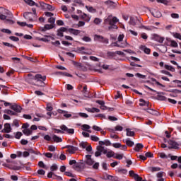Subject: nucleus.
Returning <instances> with one entry per match:
<instances>
[{
    "instance_id": "obj_1",
    "label": "nucleus",
    "mask_w": 181,
    "mask_h": 181,
    "mask_svg": "<svg viewBox=\"0 0 181 181\" xmlns=\"http://www.w3.org/2000/svg\"><path fill=\"white\" fill-rule=\"evenodd\" d=\"M104 23L105 25H109V30H112V29H118V26L117 25V23H118V18H117V17L109 16L105 19Z\"/></svg>"
},
{
    "instance_id": "obj_2",
    "label": "nucleus",
    "mask_w": 181,
    "mask_h": 181,
    "mask_svg": "<svg viewBox=\"0 0 181 181\" xmlns=\"http://www.w3.org/2000/svg\"><path fill=\"white\" fill-rule=\"evenodd\" d=\"M33 78L40 82V85H37L38 87H45V83L43 81H46V76H42V74H37Z\"/></svg>"
},
{
    "instance_id": "obj_3",
    "label": "nucleus",
    "mask_w": 181,
    "mask_h": 181,
    "mask_svg": "<svg viewBox=\"0 0 181 181\" xmlns=\"http://www.w3.org/2000/svg\"><path fill=\"white\" fill-rule=\"evenodd\" d=\"M95 42H100V43H104L105 45H108V38H105L102 35H94Z\"/></svg>"
},
{
    "instance_id": "obj_4",
    "label": "nucleus",
    "mask_w": 181,
    "mask_h": 181,
    "mask_svg": "<svg viewBox=\"0 0 181 181\" xmlns=\"http://www.w3.org/2000/svg\"><path fill=\"white\" fill-rule=\"evenodd\" d=\"M97 151L95 153V156L96 158H98V156H101V153H103L104 155L107 154V149L104 148V146H98L96 147Z\"/></svg>"
},
{
    "instance_id": "obj_5",
    "label": "nucleus",
    "mask_w": 181,
    "mask_h": 181,
    "mask_svg": "<svg viewBox=\"0 0 181 181\" xmlns=\"http://www.w3.org/2000/svg\"><path fill=\"white\" fill-rule=\"evenodd\" d=\"M168 149H179V143L175 140L170 139L168 141Z\"/></svg>"
},
{
    "instance_id": "obj_6",
    "label": "nucleus",
    "mask_w": 181,
    "mask_h": 181,
    "mask_svg": "<svg viewBox=\"0 0 181 181\" xmlns=\"http://www.w3.org/2000/svg\"><path fill=\"white\" fill-rule=\"evenodd\" d=\"M73 168L75 169V170H77V169H86V162L83 160H80L78 163L73 165Z\"/></svg>"
},
{
    "instance_id": "obj_7",
    "label": "nucleus",
    "mask_w": 181,
    "mask_h": 181,
    "mask_svg": "<svg viewBox=\"0 0 181 181\" xmlns=\"http://www.w3.org/2000/svg\"><path fill=\"white\" fill-rule=\"evenodd\" d=\"M23 18L26 19V21H29L30 22H33L35 19L37 18H35L33 16V13L32 12H25L23 13Z\"/></svg>"
},
{
    "instance_id": "obj_8",
    "label": "nucleus",
    "mask_w": 181,
    "mask_h": 181,
    "mask_svg": "<svg viewBox=\"0 0 181 181\" xmlns=\"http://www.w3.org/2000/svg\"><path fill=\"white\" fill-rule=\"evenodd\" d=\"M60 129H62V131H64V132H66L69 135H73V134H74V129H69L64 124L60 126Z\"/></svg>"
},
{
    "instance_id": "obj_9",
    "label": "nucleus",
    "mask_w": 181,
    "mask_h": 181,
    "mask_svg": "<svg viewBox=\"0 0 181 181\" xmlns=\"http://www.w3.org/2000/svg\"><path fill=\"white\" fill-rule=\"evenodd\" d=\"M11 110H13L16 114H19V112H22V107L17 105L16 103H14L13 105H11L10 107Z\"/></svg>"
},
{
    "instance_id": "obj_10",
    "label": "nucleus",
    "mask_w": 181,
    "mask_h": 181,
    "mask_svg": "<svg viewBox=\"0 0 181 181\" xmlns=\"http://www.w3.org/2000/svg\"><path fill=\"white\" fill-rule=\"evenodd\" d=\"M86 160L83 161L85 162V166L86 165H88L89 166H93V165H94V160L91 158V155H86Z\"/></svg>"
},
{
    "instance_id": "obj_11",
    "label": "nucleus",
    "mask_w": 181,
    "mask_h": 181,
    "mask_svg": "<svg viewBox=\"0 0 181 181\" xmlns=\"http://www.w3.org/2000/svg\"><path fill=\"white\" fill-rule=\"evenodd\" d=\"M153 40H155L156 42H158V43H162L163 42H164L165 37H160V35L158 34H153Z\"/></svg>"
},
{
    "instance_id": "obj_12",
    "label": "nucleus",
    "mask_w": 181,
    "mask_h": 181,
    "mask_svg": "<svg viewBox=\"0 0 181 181\" xmlns=\"http://www.w3.org/2000/svg\"><path fill=\"white\" fill-rule=\"evenodd\" d=\"M12 131V128L11 127V124L9 123L4 124V128L1 130V132L4 134H9Z\"/></svg>"
},
{
    "instance_id": "obj_13",
    "label": "nucleus",
    "mask_w": 181,
    "mask_h": 181,
    "mask_svg": "<svg viewBox=\"0 0 181 181\" xmlns=\"http://www.w3.org/2000/svg\"><path fill=\"white\" fill-rule=\"evenodd\" d=\"M65 148L68 149L69 153H76V151H78V148L74 146L67 145Z\"/></svg>"
},
{
    "instance_id": "obj_14",
    "label": "nucleus",
    "mask_w": 181,
    "mask_h": 181,
    "mask_svg": "<svg viewBox=\"0 0 181 181\" xmlns=\"http://www.w3.org/2000/svg\"><path fill=\"white\" fill-rule=\"evenodd\" d=\"M145 111H147V112H148V114H151V115H156V117H159V115H160V113H159V112L153 110V109H151V108H148V109H144Z\"/></svg>"
},
{
    "instance_id": "obj_15",
    "label": "nucleus",
    "mask_w": 181,
    "mask_h": 181,
    "mask_svg": "<svg viewBox=\"0 0 181 181\" xmlns=\"http://www.w3.org/2000/svg\"><path fill=\"white\" fill-rule=\"evenodd\" d=\"M64 32H67V28L64 27H61L59 29L57 30V36L63 37V36H64V35L63 34Z\"/></svg>"
},
{
    "instance_id": "obj_16",
    "label": "nucleus",
    "mask_w": 181,
    "mask_h": 181,
    "mask_svg": "<svg viewBox=\"0 0 181 181\" xmlns=\"http://www.w3.org/2000/svg\"><path fill=\"white\" fill-rule=\"evenodd\" d=\"M57 112L59 114H64V117H65V118H70V117H71V114H69V112L62 109H58Z\"/></svg>"
},
{
    "instance_id": "obj_17",
    "label": "nucleus",
    "mask_w": 181,
    "mask_h": 181,
    "mask_svg": "<svg viewBox=\"0 0 181 181\" xmlns=\"http://www.w3.org/2000/svg\"><path fill=\"white\" fill-rule=\"evenodd\" d=\"M54 26L52 24H46L44 28H41L40 30L41 32H46V30H49V29H53Z\"/></svg>"
},
{
    "instance_id": "obj_18",
    "label": "nucleus",
    "mask_w": 181,
    "mask_h": 181,
    "mask_svg": "<svg viewBox=\"0 0 181 181\" xmlns=\"http://www.w3.org/2000/svg\"><path fill=\"white\" fill-rule=\"evenodd\" d=\"M68 32H69V33H71L72 35H74L75 36H78V35H80L81 33V31L80 30H76L74 28H69L68 30Z\"/></svg>"
},
{
    "instance_id": "obj_19",
    "label": "nucleus",
    "mask_w": 181,
    "mask_h": 181,
    "mask_svg": "<svg viewBox=\"0 0 181 181\" xmlns=\"http://www.w3.org/2000/svg\"><path fill=\"white\" fill-rule=\"evenodd\" d=\"M56 74H57L58 76H62L63 77H73V75L67 72L57 71L56 72Z\"/></svg>"
},
{
    "instance_id": "obj_20",
    "label": "nucleus",
    "mask_w": 181,
    "mask_h": 181,
    "mask_svg": "<svg viewBox=\"0 0 181 181\" xmlns=\"http://www.w3.org/2000/svg\"><path fill=\"white\" fill-rule=\"evenodd\" d=\"M157 94H158V95H157L158 100H159L160 101H166L168 100L166 98V97L163 95L165 94L163 92H162V93H157Z\"/></svg>"
},
{
    "instance_id": "obj_21",
    "label": "nucleus",
    "mask_w": 181,
    "mask_h": 181,
    "mask_svg": "<svg viewBox=\"0 0 181 181\" xmlns=\"http://www.w3.org/2000/svg\"><path fill=\"white\" fill-rule=\"evenodd\" d=\"M144 148V145L141 143H138L136 144V146L134 148V151L136 152H139V151H141V149H142Z\"/></svg>"
},
{
    "instance_id": "obj_22",
    "label": "nucleus",
    "mask_w": 181,
    "mask_h": 181,
    "mask_svg": "<svg viewBox=\"0 0 181 181\" xmlns=\"http://www.w3.org/2000/svg\"><path fill=\"white\" fill-rule=\"evenodd\" d=\"M52 139H53L54 142H57V143L63 142V139L62 138L57 136V135H56V134H54L52 136Z\"/></svg>"
},
{
    "instance_id": "obj_23",
    "label": "nucleus",
    "mask_w": 181,
    "mask_h": 181,
    "mask_svg": "<svg viewBox=\"0 0 181 181\" xmlns=\"http://www.w3.org/2000/svg\"><path fill=\"white\" fill-rule=\"evenodd\" d=\"M139 101L141 103H139V105L141 107H144V106L146 105L148 107V108H149V102H146L144 99H140Z\"/></svg>"
},
{
    "instance_id": "obj_24",
    "label": "nucleus",
    "mask_w": 181,
    "mask_h": 181,
    "mask_svg": "<svg viewBox=\"0 0 181 181\" xmlns=\"http://www.w3.org/2000/svg\"><path fill=\"white\" fill-rule=\"evenodd\" d=\"M23 133L24 135H26V136H29L30 135H32L33 132L30 129H24L23 130Z\"/></svg>"
},
{
    "instance_id": "obj_25",
    "label": "nucleus",
    "mask_w": 181,
    "mask_h": 181,
    "mask_svg": "<svg viewBox=\"0 0 181 181\" xmlns=\"http://www.w3.org/2000/svg\"><path fill=\"white\" fill-rule=\"evenodd\" d=\"M136 25H137L138 28H140L141 29H146V28L144 25H142V23L141 22V20L138 19V18H136Z\"/></svg>"
},
{
    "instance_id": "obj_26",
    "label": "nucleus",
    "mask_w": 181,
    "mask_h": 181,
    "mask_svg": "<svg viewBox=\"0 0 181 181\" xmlns=\"http://www.w3.org/2000/svg\"><path fill=\"white\" fill-rule=\"evenodd\" d=\"M127 136H135V132L131 131V129H126Z\"/></svg>"
},
{
    "instance_id": "obj_27",
    "label": "nucleus",
    "mask_w": 181,
    "mask_h": 181,
    "mask_svg": "<svg viewBox=\"0 0 181 181\" xmlns=\"http://www.w3.org/2000/svg\"><path fill=\"white\" fill-rule=\"evenodd\" d=\"M124 142H125L126 145H127V146H129V147H132L134 145H135V143H134V141L129 140V139H127Z\"/></svg>"
},
{
    "instance_id": "obj_28",
    "label": "nucleus",
    "mask_w": 181,
    "mask_h": 181,
    "mask_svg": "<svg viewBox=\"0 0 181 181\" xmlns=\"http://www.w3.org/2000/svg\"><path fill=\"white\" fill-rule=\"evenodd\" d=\"M141 50H144V53H146V54H151V49L145 47V46H141Z\"/></svg>"
},
{
    "instance_id": "obj_29",
    "label": "nucleus",
    "mask_w": 181,
    "mask_h": 181,
    "mask_svg": "<svg viewBox=\"0 0 181 181\" xmlns=\"http://www.w3.org/2000/svg\"><path fill=\"white\" fill-rule=\"evenodd\" d=\"M129 24L132 25V26H136V18H134V17H130Z\"/></svg>"
},
{
    "instance_id": "obj_30",
    "label": "nucleus",
    "mask_w": 181,
    "mask_h": 181,
    "mask_svg": "<svg viewBox=\"0 0 181 181\" xmlns=\"http://www.w3.org/2000/svg\"><path fill=\"white\" fill-rule=\"evenodd\" d=\"M152 15L154 16V18H160V16H162V13H160L159 11H155L152 13Z\"/></svg>"
},
{
    "instance_id": "obj_31",
    "label": "nucleus",
    "mask_w": 181,
    "mask_h": 181,
    "mask_svg": "<svg viewBox=\"0 0 181 181\" xmlns=\"http://www.w3.org/2000/svg\"><path fill=\"white\" fill-rule=\"evenodd\" d=\"M116 172H118L120 175H127L128 170L127 169L119 168Z\"/></svg>"
},
{
    "instance_id": "obj_32",
    "label": "nucleus",
    "mask_w": 181,
    "mask_h": 181,
    "mask_svg": "<svg viewBox=\"0 0 181 181\" xmlns=\"http://www.w3.org/2000/svg\"><path fill=\"white\" fill-rule=\"evenodd\" d=\"M25 59H26V60H29V62H32L33 63H37V59H35L33 57H28V56H25L24 57Z\"/></svg>"
},
{
    "instance_id": "obj_33",
    "label": "nucleus",
    "mask_w": 181,
    "mask_h": 181,
    "mask_svg": "<svg viewBox=\"0 0 181 181\" xmlns=\"http://www.w3.org/2000/svg\"><path fill=\"white\" fill-rule=\"evenodd\" d=\"M4 112L6 114H8V115H16V116H18V113L14 112L13 111L11 110H5Z\"/></svg>"
},
{
    "instance_id": "obj_34",
    "label": "nucleus",
    "mask_w": 181,
    "mask_h": 181,
    "mask_svg": "<svg viewBox=\"0 0 181 181\" xmlns=\"http://www.w3.org/2000/svg\"><path fill=\"white\" fill-rule=\"evenodd\" d=\"M82 19H83V21H85L86 22H90V20L91 19V18H90L88 16H87V14L83 13L81 16Z\"/></svg>"
},
{
    "instance_id": "obj_35",
    "label": "nucleus",
    "mask_w": 181,
    "mask_h": 181,
    "mask_svg": "<svg viewBox=\"0 0 181 181\" xmlns=\"http://www.w3.org/2000/svg\"><path fill=\"white\" fill-rule=\"evenodd\" d=\"M165 69H166V70H169L170 71H175V67H173V66H170V65H168V64H165L164 66Z\"/></svg>"
},
{
    "instance_id": "obj_36",
    "label": "nucleus",
    "mask_w": 181,
    "mask_h": 181,
    "mask_svg": "<svg viewBox=\"0 0 181 181\" xmlns=\"http://www.w3.org/2000/svg\"><path fill=\"white\" fill-rule=\"evenodd\" d=\"M106 156L107 158H114L115 156V153H114V151H107Z\"/></svg>"
},
{
    "instance_id": "obj_37",
    "label": "nucleus",
    "mask_w": 181,
    "mask_h": 181,
    "mask_svg": "<svg viewBox=\"0 0 181 181\" xmlns=\"http://www.w3.org/2000/svg\"><path fill=\"white\" fill-rule=\"evenodd\" d=\"M149 170H151V172H159V170H160V168L159 167H149Z\"/></svg>"
},
{
    "instance_id": "obj_38",
    "label": "nucleus",
    "mask_w": 181,
    "mask_h": 181,
    "mask_svg": "<svg viewBox=\"0 0 181 181\" xmlns=\"http://www.w3.org/2000/svg\"><path fill=\"white\" fill-rule=\"evenodd\" d=\"M25 4H28V5H30V6H35V1L33 0H24Z\"/></svg>"
},
{
    "instance_id": "obj_39",
    "label": "nucleus",
    "mask_w": 181,
    "mask_h": 181,
    "mask_svg": "<svg viewBox=\"0 0 181 181\" xmlns=\"http://www.w3.org/2000/svg\"><path fill=\"white\" fill-rule=\"evenodd\" d=\"M91 141L94 142H98L100 141V138L97 137V136L92 135L90 136Z\"/></svg>"
},
{
    "instance_id": "obj_40",
    "label": "nucleus",
    "mask_w": 181,
    "mask_h": 181,
    "mask_svg": "<svg viewBox=\"0 0 181 181\" xmlns=\"http://www.w3.org/2000/svg\"><path fill=\"white\" fill-rule=\"evenodd\" d=\"M115 159H118L119 160H121L122 159V158H124V156H122V154H118V153H115Z\"/></svg>"
},
{
    "instance_id": "obj_41",
    "label": "nucleus",
    "mask_w": 181,
    "mask_h": 181,
    "mask_svg": "<svg viewBox=\"0 0 181 181\" xmlns=\"http://www.w3.org/2000/svg\"><path fill=\"white\" fill-rule=\"evenodd\" d=\"M57 169H59V167H57V165H56V164H53L50 168L51 172H54V171L57 170Z\"/></svg>"
},
{
    "instance_id": "obj_42",
    "label": "nucleus",
    "mask_w": 181,
    "mask_h": 181,
    "mask_svg": "<svg viewBox=\"0 0 181 181\" xmlns=\"http://www.w3.org/2000/svg\"><path fill=\"white\" fill-rule=\"evenodd\" d=\"M8 13V10L5 9L4 7H0V15Z\"/></svg>"
},
{
    "instance_id": "obj_43",
    "label": "nucleus",
    "mask_w": 181,
    "mask_h": 181,
    "mask_svg": "<svg viewBox=\"0 0 181 181\" xmlns=\"http://www.w3.org/2000/svg\"><path fill=\"white\" fill-rule=\"evenodd\" d=\"M9 40H12L13 42H19V37L15 36H10Z\"/></svg>"
},
{
    "instance_id": "obj_44",
    "label": "nucleus",
    "mask_w": 181,
    "mask_h": 181,
    "mask_svg": "<svg viewBox=\"0 0 181 181\" xmlns=\"http://www.w3.org/2000/svg\"><path fill=\"white\" fill-rule=\"evenodd\" d=\"M45 9H48V11H54V7H53L52 5L47 4Z\"/></svg>"
},
{
    "instance_id": "obj_45",
    "label": "nucleus",
    "mask_w": 181,
    "mask_h": 181,
    "mask_svg": "<svg viewBox=\"0 0 181 181\" xmlns=\"http://www.w3.org/2000/svg\"><path fill=\"white\" fill-rule=\"evenodd\" d=\"M1 31L3 32V33H7L8 35H11V33H12V31H11L9 29L3 28L1 30Z\"/></svg>"
},
{
    "instance_id": "obj_46",
    "label": "nucleus",
    "mask_w": 181,
    "mask_h": 181,
    "mask_svg": "<svg viewBox=\"0 0 181 181\" xmlns=\"http://www.w3.org/2000/svg\"><path fill=\"white\" fill-rule=\"evenodd\" d=\"M2 43H3L4 46H7V47H11V48L12 47H16L15 45L11 44L9 42H3Z\"/></svg>"
},
{
    "instance_id": "obj_47",
    "label": "nucleus",
    "mask_w": 181,
    "mask_h": 181,
    "mask_svg": "<svg viewBox=\"0 0 181 181\" xmlns=\"http://www.w3.org/2000/svg\"><path fill=\"white\" fill-rule=\"evenodd\" d=\"M23 135V134H22V132H18L15 135V138L16 139H21V136H22Z\"/></svg>"
},
{
    "instance_id": "obj_48",
    "label": "nucleus",
    "mask_w": 181,
    "mask_h": 181,
    "mask_svg": "<svg viewBox=\"0 0 181 181\" xmlns=\"http://www.w3.org/2000/svg\"><path fill=\"white\" fill-rule=\"evenodd\" d=\"M97 117L98 118H103L104 119H107V117L103 114H98V115H95V118H97Z\"/></svg>"
},
{
    "instance_id": "obj_49",
    "label": "nucleus",
    "mask_w": 181,
    "mask_h": 181,
    "mask_svg": "<svg viewBox=\"0 0 181 181\" xmlns=\"http://www.w3.org/2000/svg\"><path fill=\"white\" fill-rule=\"evenodd\" d=\"M82 40H83V42H91V37H87V36H84L82 38Z\"/></svg>"
},
{
    "instance_id": "obj_50",
    "label": "nucleus",
    "mask_w": 181,
    "mask_h": 181,
    "mask_svg": "<svg viewBox=\"0 0 181 181\" xmlns=\"http://www.w3.org/2000/svg\"><path fill=\"white\" fill-rule=\"evenodd\" d=\"M79 117H81L82 118H88V115L83 112L78 113Z\"/></svg>"
},
{
    "instance_id": "obj_51",
    "label": "nucleus",
    "mask_w": 181,
    "mask_h": 181,
    "mask_svg": "<svg viewBox=\"0 0 181 181\" xmlns=\"http://www.w3.org/2000/svg\"><path fill=\"white\" fill-rule=\"evenodd\" d=\"M79 146L81 148H83V149H86V148H87V143L82 141L81 143H80Z\"/></svg>"
},
{
    "instance_id": "obj_52",
    "label": "nucleus",
    "mask_w": 181,
    "mask_h": 181,
    "mask_svg": "<svg viewBox=\"0 0 181 181\" xmlns=\"http://www.w3.org/2000/svg\"><path fill=\"white\" fill-rule=\"evenodd\" d=\"M13 125L16 127V128H19V121H18V119H14L13 122Z\"/></svg>"
},
{
    "instance_id": "obj_53",
    "label": "nucleus",
    "mask_w": 181,
    "mask_h": 181,
    "mask_svg": "<svg viewBox=\"0 0 181 181\" xmlns=\"http://www.w3.org/2000/svg\"><path fill=\"white\" fill-rule=\"evenodd\" d=\"M54 133L55 134H64V131L62 129H54Z\"/></svg>"
},
{
    "instance_id": "obj_54",
    "label": "nucleus",
    "mask_w": 181,
    "mask_h": 181,
    "mask_svg": "<svg viewBox=\"0 0 181 181\" xmlns=\"http://www.w3.org/2000/svg\"><path fill=\"white\" fill-rule=\"evenodd\" d=\"M170 46L172 47H177V42H176V41L175 40H171V44H170Z\"/></svg>"
},
{
    "instance_id": "obj_55",
    "label": "nucleus",
    "mask_w": 181,
    "mask_h": 181,
    "mask_svg": "<svg viewBox=\"0 0 181 181\" xmlns=\"http://www.w3.org/2000/svg\"><path fill=\"white\" fill-rule=\"evenodd\" d=\"M136 76L139 77V78H146V76L142 75L140 73H136Z\"/></svg>"
},
{
    "instance_id": "obj_56",
    "label": "nucleus",
    "mask_w": 181,
    "mask_h": 181,
    "mask_svg": "<svg viewBox=\"0 0 181 181\" xmlns=\"http://www.w3.org/2000/svg\"><path fill=\"white\" fill-rule=\"evenodd\" d=\"M112 146H113V148H121V144L114 143L112 144Z\"/></svg>"
},
{
    "instance_id": "obj_57",
    "label": "nucleus",
    "mask_w": 181,
    "mask_h": 181,
    "mask_svg": "<svg viewBox=\"0 0 181 181\" xmlns=\"http://www.w3.org/2000/svg\"><path fill=\"white\" fill-rule=\"evenodd\" d=\"M173 36L176 39H179L180 40H181V35H180V33H174Z\"/></svg>"
},
{
    "instance_id": "obj_58",
    "label": "nucleus",
    "mask_w": 181,
    "mask_h": 181,
    "mask_svg": "<svg viewBox=\"0 0 181 181\" xmlns=\"http://www.w3.org/2000/svg\"><path fill=\"white\" fill-rule=\"evenodd\" d=\"M108 119H109V121H118V118H117L114 116H109Z\"/></svg>"
},
{
    "instance_id": "obj_59",
    "label": "nucleus",
    "mask_w": 181,
    "mask_h": 181,
    "mask_svg": "<svg viewBox=\"0 0 181 181\" xmlns=\"http://www.w3.org/2000/svg\"><path fill=\"white\" fill-rule=\"evenodd\" d=\"M93 22L95 25H100V23H101V19L96 18Z\"/></svg>"
},
{
    "instance_id": "obj_60",
    "label": "nucleus",
    "mask_w": 181,
    "mask_h": 181,
    "mask_svg": "<svg viewBox=\"0 0 181 181\" xmlns=\"http://www.w3.org/2000/svg\"><path fill=\"white\" fill-rule=\"evenodd\" d=\"M17 25H19V26H26V25H28V23H26V22H21V21H17Z\"/></svg>"
},
{
    "instance_id": "obj_61",
    "label": "nucleus",
    "mask_w": 181,
    "mask_h": 181,
    "mask_svg": "<svg viewBox=\"0 0 181 181\" xmlns=\"http://www.w3.org/2000/svg\"><path fill=\"white\" fill-rule=\"evenodd\" d=\"M134 180L136 181H142V177L137 174V175H135Z\"/></svg>"
},
{
    "instance_id": "obj_62",
    "label": "nucleus",
    "mask_w": 181,
    "mask_h": 181,
    "mask_svg": "<svg viewBox=\"0 0 181 181\" xmlns=\"http://www.w3.org/2000/svg\"><path fill=\"white\" fill-rule=\"evenodd\" d=\"M124 129V127L122 126L117 125L115 127V131H122Z\"/></svg>"
},
{
    "instance_id": "obj_63",
    "label": "nucleus",
    "mask_w": 181,
    "mask_h": 181,
    "mask_svg": "<svg viewBox=\"0 0 181 181\" xmlns=\"http://www.w3.org/2000/svg\"><path fill=\"white\" fill-rule=\"evenodd\" d=\"M93 129H94V131H101V128L97 125H93Z\"/></svg>"
},
{
    "instance_id": "obj_64",
    "label": "nucleus",
    "mask_w": 181,
    "mask_h": 181,
    "mask_svg": "<svg viewBox=\"0 0 181 181\" xmlns=\"http://www.w3.org/2000/svg\"><path fill=\"white\" fill-rule=\"evenodd\" d=\"M173 83H176L177 84V87H180L181 88V81L174 80Z\"/></svg>"
}]
</instances>
